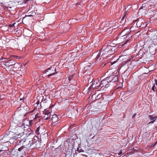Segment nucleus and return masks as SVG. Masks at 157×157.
I'll return each instance as SVG.
<instances>
[{
    "label": "nucleus",
    "mask_w": 157,
    "mask_h": 157,
    "mask_svg": "<svg viewBox=\"0 0 157 157\" xmlns=\"http://www.w3.org/2000/svg\"><path fill=\"white\" fill-rule=\"evenodd\" d=\"M100 96V94H99V95H98L97 96V98H99V96Z\"/></svg>",
    "instance_id": "37"
},
{
    "label": "nucleus",
    "mask_w": 157,
    "mask_h": 157,
    "mask_svg": "<svg viewBox=\"0 0 157 157\" xmlns=\"http://www.w3.org/2000/svg\"><path fill=\"white\" fill-rule=\"evenodd\" d=\"M155 84H154L153 86L152 87V88H151V89L152 90H153V91H155Z\"/></svg>",
    "instance_id": "27"
},
{
    "label": "nucleus",
    "mask_w": 157,
    "mask_h": 157,
    "mask_svg": "<svg viewBox=\"0 0 157 157\" xmlns=\"http://www.w3.org/2000/svg\"><path fill=\"white\" fill-rule=\"evenodd\" d=\"M24 135H23L22 136H21L20 137H18L20 139L21 142L23 143V145L25 147H30L31 148V140H30V137H28V136L27 137H24Z\"/></svg>",
    "instance_id": "3"
},
{
    "label": "nucleus",
    "mask_w": 157,
    "mask_h": 157,
    "mask_svg": "<svg viewBox=\"0 0 157 157\" xmlns=\"http://www.w3.org/2000/svg\"><path fill=\"white\" fill-rule=\"evenodd\" d=\"M51 112V110L50 109L49 110H45L44 112V114L45 115L48 116L50 114Z\"/></svg>",
    "instance_id": "16"
},
{
    "label": "nucleus",
    "mask_w": 157,
    "mask_h": 157,
    "mask_svg": "<svg viewBox=\"0 0 157 157\" xmlns=\"http://www.w3.org/2000/svg\"><path fill=\"white\" fill-rule=\"evenodd\" d=\"M106 64V63H104L103 65V64H102L101 65V66H102V67H103L104 66H105V65Z\"/></svg>",
    "instance_id": "32"
},
{
    "label": "nucleus",
    "mask_w": 157,
    "mask_h": 157,
    "mask_svg": "<svg viewBox=\"0 0 157 157\" xmlns=\"http://www.w3.org/2000/svg\"><path fill=\"white\" fill-rule=\"evenodd\" d=\"M40 102H39V101H37L36 102V104H37V105H38L39 104Z\"/></svg>",
    "instance_id": "36"
},
{
    "label": "nucleus",
    "mask_w": 157,
    "mask_h": 157,
    "mask_svg": "<svg viewBox=\"0 0 157 157\" xmlns=\"http://www.w3.org/2000/svg\"><path fill=\"white\" fill-rule=\"evenodd\" d=\"M136 113H134L133 116H132V118H133L135 116H136Z\"/></svg>",
    "instance_id": "31"
},
{
    "label": "nucleus",
    "mask_w": 157,
    "mask_h": 157,
    "mask_svg": "<svg viewBox=\"0 0 157 157\" xmlns=\"http://www.w3.org/2000/svg\"><path fill=\"white\" fill-rule=\"evenodd\" d=\"M51 120H52L53 123H55L57 122L58 121V118L57 115L56 114L52 115Z\"/></svg>",
    "instance_id": "13"
},
{
    "label": "nucleus",
    "mask_w": 157,
    "mask_h": 157,
    "mask_svg": "<svg viewBox=\"0 0 157 157\" xmlns=\"http://www.w3.org/2000/svg\"><path fill=\"white\" fill-rule=\"evenodd\" d=\"M149 117L151 120H153V121L149 122V123L147 124V125H148V126H149V125L157 121V117L156 116H153L152 115H150L149 116Z\"/></svg>",
    "instance_id": "12"
},
{
    "label": "nucleus",
    "mask_w": 157,
    "mask_h": 157,
    "mask_svg": "<svg viewBox=\"0 0 157 157\" xmlns=\"http://www.w3.org/2000/svg\"><path fill=\"white\" fill-rule=\"evenodd\" d=\"M129 7V6H127V7L125 9V10H126L127 9H128Z\"/></svg>",
    "instance_id": "34"
},
{
    "label": "nucleus",
    "mask_w": 157,
    "mask_h": 157,
    "mask_svg": "<svg viewBox=\"0 0 157 157\" xmlns=\"http://www.w3.org/2000/svg\"><path fill=\"white\" fill-rule=\"evenodd\" d=\"M16 138L15 136L13 137V138H10L9 140H10V143H11V142L13 143L15 141V138Z\"/></svg>",
    "instance_id": "20"
},
{
    "label": "nucleus",
    "mask_w": 157,
    "mask_h": 157,
    "mask_svg": "<svg viewBox=\"0 0 157 157\" xmlns=\"http://www.w3.org/2000/svg\"><path fill=\"white\" fill-rule=\"evenodd\" d=\"M10 128L11 130H12V131H7L4 134L3 136L0 137V143H5L8 142L10 139L12 138L13 131V130H14L15 131L14 133L19 136L21 133L22 131H21L23 129L22 127H17L16 124L13 122L11 123Z\"/></svg>",
    "instance_id": "1"
},
{
    "label": "nucleus",
    "mask_w": 157,
    "mask_h": 157,
    "mask_svg": "<svg viewBox=\"0 0 157 157\" xmlns=\"http://www.w3.org/2000/svg\"><path fill=\"white\" fill-rule=\"evenodd\" d=\"M142 21L139 19L135 20L133 22V25L136 27H140L142 25Z\"/></svg>",
    "instance_id": "11"
},
{
    "label": "nucleus",
    "mask_w": 157,
    "mask_h": 157,
    "mask_svg": "<svg viewBox=\"0 0 157 157\" xmlns=\"http://www.w3.org/2000/svg\"><path fill=\"white\" fill-rule=\"evenodd\" d=\"M151 39L153 41L154 44H155V43H157V36L156 35V31L151 33Z\"/></svg>",
    "instance_id": "9"
},
{
    "label": "nucleus",
    "mask_w": 157,
    "mask_h": 157,
    "mask_svg": "<svg viewBox=\"0 0 157 157\" xmlns=\"http://www.w3.org/2000/svg\"><path fill=\"white\" fill-rule=\"evenodd\" d=\"M63 149L64 150L65 149H66V147H65V146H64V147L63 148Z\"/></svg>",
    "instance_id": "38"
},
{
    "label": "nucleus",
    "mask_w": 157,
    "mask_h": 157,
    "mask_svg": "<svg viewBox=\"0 0 157 157\" xmlns=\"http://www.w3.org/2000/svg\"><path fill=\"white\" fill-rule=\"evenodd\" d=\"M126 31V30H123L122 32L121 33V34H122L123 35V36H125L126 35H129V32H128V33L125 34H124V32H125Z\"/></svg>",
    "instance_id": "22"
},
{
    "label": "nucleus",
    "mask_w": 157,
    "mask_h": 157,
    "mask_svg": "<svg viewBox=\"0 0 157 157\" xmlns=\"http://www.w3.org/2000/svg\"><path fill=\"white\" fill-rule=\"evenodd\" d=\"M157 144V141H156L154 144H151V147L152 148L154 147Z\"/></svg>",
    "instance_id": "25"
},
{
    "label": "nucleus",
    "mask_w": 157,
    "mask_h": 157,
    "mask_svg": "<svg viewBox=\"0 0 157 157\" xmlns=\"http://www.w3.org/2000/svg\"><path fill=\"white\" fill-rule=\"evenodd\" d=\"M100 86L101 87V86H100V83H98V84H96V85L94 86V88H96V89H98Z\"/></svg>",
    "instance_id": "21"
},
{
    "label": "nucleus",
    "mask_w": 157,
    "mask_h": 157,
    "mask_svg": "<svg viewBox=\"0 0 157 157\" xmlns=\"http://www.w3.org/2000/svg\"><path fill=\"white\" fill-rule=\"evenodd\" d=\"M31 16L30 15H28V16Z\"/></svg>",
    "instance_id": "41"
},
{
    "label": "nucleus",
    "mask_w": 157,
    "mask_h": 157,
    "mask_svg": "<svg viewBox=\"0 0 157 157\" xmlns=\"http://www.w3.org/2000/svg\"><path fill=\"white\" fill-rule=\"evenodd\" d=\"M46 131V129L45 127L42 125H40L37 128L35 132L36 134H44V133Z\"/></svg>",
    "instance_id": "5"
},
{
    "label": "nucleus",
    "mask_w": 157,
    "mask_h": 157,
    "mask_svg": "<svg viewBox=\"0 0 157 157\" xmlns=\"http://www.w3.org/2000/svg\"><path fill=\"white\" fill-rule=\"evenodd\" d=\"M115 47H113L110 45H104L100 50L95 58V62H101L103 59L102 56L104 54L109 55L113 54L115 51Z\"/></svg>",
    "instance_id": "2"
},
{
    "label": "nucleus",
    "mask_w": 157,
    "mask_h": 157,
    "mask_svg": "<svg viewBox=\"0 0 157 157\" xmlns=\"http://www.w3.org/2000/svg\"><path fill=\"white\" fill-rule=\"evenodd\" d=\"M40 141H36V142H34L32 144H31V149H34L35 148H40Z\"/></svg>",
    "instance_id": "10"
},
{
    "label": "nucleus",
    "mask_w": 157,
    "mask_h": 157,
    "mask_svg": "<svg viewBox=\"0 0 157 157\" xmlns=\"http://www.w3.org/2000/svg\"><path fill=\"white\" fill-rule=\"evenodd\" d=\"M46 116V117H49V116H47V115H45V116Z\"/></svg>",
    "instance_id": "40"
},
{
    "label": "nucleus",
    "mask_w": 157,
    "mask_h": 157,
    "mask_svg": "<svg viewBox=\"0 0 157 157\" xmlns=\"http://www.w3.org/2000/svg\"><path fill=\"white\" fill-rule=\"evenodd\" d=\"M113 82H117L118 81V77L116 75H113Z\"/></svg>",
    "instance_id": "14"
},
{
    "label": "nucleus",
    "mask_w": 157,
    "mask_h": 157,
    "mask_svg": "<svg viewBox=\"0 0 157 157\" xmlns=\"http://www.w3.org/2000/svg\"><path fill=\"white\" fill-rule=\"evenodd\" d=\"M30 136H31L32 138L33 137V139L31 140V144H33L34 142H36V141L39 140L37 136H35L33 134V132H30L29 133L28 138Z\"/></svg>",
    "instance_id": "8"
},
{
    "label": "nucleus",
    "mask_w": 157,
    "mask_h": 157,
    "mask_svg": "<svg viewBox=\"0 0 157 157\" xmlns=\"http://www.w3.org/2000/svg\"><path fill=\"white\" fill-rule=\"evenodd\" d=\"M155 84L156 85H157V80L155 79Z\"/></svg>",
    "instance_id": "30"
},
{
    "label": "nucleus",
    "mask_w": 157,
    "mask_h": 157,
    "mask_svg": "<svg viewBox=\"0 0 157 157\" xmlns=\"http://www.w3.org/2000/svg\"><path fill=\"white\" fill-rule=\"evenodd\" d=\"M56 68H54L53 67H50L48 68L47 69L45 70V73L48 77L50 76H52L54 75L56 73Z\"/></svg>",
    "instance_id": "4"
},
{
    "label": "nucleus",
    "mask_w": 157,
    "mask_h": 157,
    "mask_svg": "<svg viewBox=\"0 0 157 157\" xmlns=\"http://www.w3.org/2000/svg\"><path fill=\"white\" fill-rule=\"evenodd\" d=\"M8 63L9 64V65L10 66L15 65V62L14 60H10L8 61Z\"/></svg>",
    "instance_id": "18"
},
{
    "label": "nucleus",
    "mask_w": 157,
    "mask_h": 157,
    "mask_svg": "<svg viewBox=\"0 0 157 157\" xmlns=\"http://www.w3.org/2000/svg\"><path fill=\"white\" fill-rule=\"evenodd\" d=\"M122 151L121 150L120 151V152H119V153H118V155H120L121 154H122Z\"/></svg>",
    "instance_id": "28"
},
{
    "label": "nucleus",
    "mask_w": 157,
    "mask_h": 157,
    "mask_svg": "<svg viewBox=\"0 0 157 157\" xmlns=\"http://www.w3.org/2000/svg\"><path fill=\"white\" fill-rule=\"evenodd\" d=\"M113 76L112 75L110 76L109 77H108L106 78H105L107 79V81H108L109 83L110 82H113Z\"/></svg>",
    "instance_id": "15"
},
{
    "label": "nucleus",
    "mask_w": 157,
    "mask_h": 157,
    "mask_svg": "<svg viewBox=\"0 0 157 157\" xmlns=\"http://www.w3.org/2000/svg\"><path fill=\"white\" fill-rule=\"evenodd\" d=\"M74 75V74L72 75H70L68 77V80L70 81L71 80L72 78H73Z\"/></svg>",
    "instance_id": "23"
},
{
    "label": "nucleus",
    "mask_w": 157,
    "mask_h": 157,
    "mask_svg": "<svg viewBox=\"0 0 157 157\" xmlns=\"http://www.w3.org/2000/svg\"><path fill=\"white\" fill-rule=\"evenodd\" d=\"M61 146H62L61 145H60V146H59V147H58L57 148H59V147H60V148H62V147H61Z\"/></svg>",
    "instance_id": "35"
},
{
    "label": "nucleus",
    "mask_w": 157,
    "mask_h": 157,
    "mask_svg": "<svg viewBox=\"0 0 157 157\" xmlns=\"http://www.w3.org/2000/svg\"><path fill=\"white\" fill-rule=\"evenodd\" d=\"M129 40V39H127L125 42L124 43V44H126L128 42V41Z\"/></svg>",
    "instance_id": "29"
},
{
    "label": "nucleus",
    "mask_w": 157,
    "mask_h": 157,
    "mask_svg": "<svg viewBox=\"0 0 157 157\" xmlns=\"http://www.w3.org/2000/svg\"><path fill=\"white\" fill-rule=\"evenodd\" d=\"M14 57H16V58L17 59H20V58H18V57H18L17 56H13Z\"/></svg>",
    "instance_id": "33"
},
{
    "label": "nucleus",
    "mask_w": 157,
    "mask_h": 157,
    "mask_svg": "<svg viewBox=\"0 0 157 157\" xmlns=\"http://www.w3.org/2000/svg\"><path fill=\"white\" fill-rule=\"evenodd\" d=\"M110 85V84L107 81V79H105L102 80L100 82V86H101V88L104 87L107 88Z\"/></svg>",
    "instance_id": "7"
},
{
    "label": "nucleus",
    "mask_w": 157,
    "mask_h": 157,
    "mask_svg": "<svg viewBox=\"0 0 157 157\" xmlns=\"http://www.w3.org/2000/svg\"><path fill=\"white\" fill-rule=\"evenodd\" d=\"M15 24V23H13L12 24H11L10 25H9L8 26L9 27H14V25Z\"/></svg>",
    "instance_id": "24"
},
{
    "label": "nucleus",
    "mask_w": 157,
    "mask_h": 157,
    "mask_svg": "<svg viewBox=\"0 0 157 157\" xmlns=\"http://www.w3.org/2000/svg\"><path fill=\"white\" fill-rule=\"evenodd\" d=\"M99 81L98 80H95L92 83V86L93 87H94V86L96 85V84H98V83H99Z\"/></svg>",
    "instance_id": "17"
},
{
    "label": "nucleus",
    "mask_w": 157,
    "mask_h": 157,
    "mask_svg": "<svg viewBox=\"0 0 157 157\" xmlns=\"http://www.w3.org/2000/svg\"><path fill=\"white\" fill-rule=\"evenodd\" d=\"M143 6H142L141 7H140V9H143Z\"/></svg>",
    "instance_id": "39"
},
{
    "label": "nucleus",
    "mask_w": 157,
    "mask_h": 157,
    "mask_svg": "<svg viewBox=\"0 0 157 157\" xmlns=\"http://www.w3.org/2000/svg\"><path fill=\"white\" fill-rule=\"evenodd\" d=\"M52 115H49V117H46V116H44L43 117L45 120H47L48 119H51V117H52Z\"/></svg>",
    "instance_id": "19"
},
{
    "label": "nucleus",
    "mask_w": 157,
    "mask_h": 157,
    "mask_svg": "<svg viewBox=\"0 0 157 157\" xmlns=\"http://www.w3.org/2000/svg\"><path fill=\"white\" fill-rule=\"evenodd\" d=\"M32 123V120L30 121H29V126H31Z\"/></svg>",
    "instance_id": "26"
},
{
    "label": "nucleus",
    "mask_w": 157,
    "mask_h": 157,
    "mask_svg": "<svg viewBox=\"0 0 157 157\" xmlns=\"http://www.w3.org/2000/svg\"><path fill=\"white\" fill-rule=\"evenodd\" d=\"M15 148H18V151L21 152L22 154H23L25 153V152L27 151V147H25L24 145L19 147V145L18 144L16 145Z\"/></svg>",
    "instance_id": "6"
}]
</instances>
